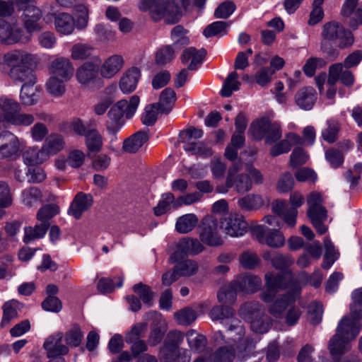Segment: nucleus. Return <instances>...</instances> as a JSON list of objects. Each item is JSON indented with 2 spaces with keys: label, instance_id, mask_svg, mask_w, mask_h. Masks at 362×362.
<instances>
[{
  "label": "nucleus",
  "instance_id": "12",
  "mask_svg": "<svg viewBox=\"0 0 362 362\" xmlns=\"http://www.w3.org/2000/svg\"><path fill=\"white\" fill-rule=\"evenodd\" d=\"M221 228L227 235L231 237H239L246 233L247 223L242 216L230 214L221 218Z\"/></svg>",
  "mask_w": 362,
  "mask_h": 362
},
{
  "label": "nucleus",
  "instance_id": "7",
  "mask_svg": "<svg viewBox=\"0 0 362 362\" xmlns=\"http://www.w3.org/2000/svg\"><path fill=\"white\" fill-rule=\"evenodd\" d=\"M199 238L201 241L211 247L221 245L223 240L219 233L217 219L206 216L201 222Z\"/></svg>",
  "mask_w": 362,
  "mask_h": 362
},
{
  "label": "nucleus",
  "instance_id": "6",
  "mask_svg": "<svg viewBox=\"0 0 362 362\" xmlns=\"http://www.w3.org/2000/svg\"><path fill=\"white\" fill-rule=\"evenodd\" d=\"M248 132L256 140H261L264 138L266 143L269 144L276 142L282 136L279 123L272 122L267 117L252 122Z\"/></svg>",
  "mask_w": 362,
  "mask_h": 362
},
{
  "label": "nucleus",
  "instance_id": "33",
  "mask_svg": "<svg viewBox=\"0 0 362 362\" xmlns=\"http://www.w3.org/2000/svg\"><path fill=\"white\" fill-rule=\"evenodd\" d=\"M238 292L240 291L233 281L220 288L217 293L218 300L221 304L230 306L236 301Z\"/></svg>",
  "mask_w": 362,
  "mask_h": 362
},
{
  "label": "nucleus",
  "instance_id": "22",
  "mask_svg": "<svg viewBox=\"0 0 362 362\" xmlns=\"http://www.w3.org/2000/svg\"><path fill=\"white\" fill-rule=\"evenodd\" d=\"M141 78V71L137 67H132L125 71L120 78L119 87L124 94L134 92Z\"/></svg>",
  "mask_w": 362,
  "mask_h": 362
},
{
  "label": "nucleus",
  "instance_id": "20",
  "mask_svg": "<svg viewBox=\"0 0 362 362\" xmlns=\"http://www.w3.org/2000/svg\"><path fill=\"white\" fill-rule=\"evenodd\" d=\"M361 328L360 322L352 320L348 316H344L339 321L335 334L350 341L358 336Z\"/></svg>",
  "mask_w": 362,
  "mask_h": 362
},
{
  "label": "nucleus",
  "instance_id": "55",
  "mask_svg": "<svg viewBox=\"0 0 362 362\" xmlns=\"http://www.w3.org/2000/svg\"><path fill=\"white\" fill-rule=\"evenodd\" d=\"M134 292L138 295L139 299L148 306L152 305V300L154 297V292L146 284L141 282L136 284L132 288Z\"/></svg>",
  "mask_w": 362,
  "mask_h": 362
},
{
  "label": "nucleus",
  "instance_id": "25",
  "mask_svg": "<svg viewBox=\"0 0 362 362\" xmlns=\"http://www.w3.org/2000/svg\"><path fill=\"white\" fill-rule=\"evenodd\" d=\"M317 98L316 90L313 87L308 86L302 88L296 93L294 100L299 108L310 110L314 106Z\"/></svg>",
  "mask_w": 362,
  "mask_h": 362
},
{
  "label": "nucleus",
  "instance_id": "29",
  "mask_svg": "<svg viewBox=\"0 0 362 362\" xmlns=\"http://www.w3.org/2000/svg\"><path fill=\"white\" fill-rule=\"evenodd\" d=\"M291 206L286 210L284 221L289 227H294L298 215L297 209L304 203V197L298 192H293L289 199Z\"/></svg>",
  "mask_w": 362,
  "mask_h": 362
},
{
  "label": "nucleus",
  "instance_id": "11",
  "mask_svg": "<svg viewBox=\"0 0 362 362\" xmlns=\"http://www.w3.org/2000/svg\"><path fill=\"white\" fill-rule=\"evenodd\" d=\"M20 141L16 135L9 131L0 133V160L15 159L19 155Z\"/></svg>",
  "mask_w": 362,
  "mask_h": 362
},
{
  "label": "nucleus",
  "instance_id": "63",
  "mask_svg": "<svg viewBox=\"0 0 362 362\" xmlns=\"http://www.w3.org/2000/svg\"><path fill=\"white\" fill-rule=\"evenodd\" d=\"M59 213V207L56 204H47L39 209L37 219L42 223H49V221Z\"/></svg>",
  "mask_w": 362,
  "mask_h": 362
},
{
  "label": "nucleus",
  "instance_id": "16",
  "mask_svg": "<svg viewBox=\"0 0 362 362\" xmlns=\"http://www.w3.org/2000/svg\"><path fill=\"white\" fill-rule=\"evenodd\" d=\"M42 17L41 10L35 5L27 6L23 11L22 18L24 23V28L28 32L24 35H30L33 32H37L42 30V27L39 23Z\"/></svg>",
  "mask_w": 362,
  "mask_h": 362
},
{
  "label": "nucleus",
  "instance_id": "26",
  "mask_svg": "<svg viewBox=\"0 0 362 362\" xmlns=\"http://www.w3.org/2000/svg\"><path fill=\"white\" fill-rule=\"evenodd\" d=\"M158 358L160 362H189L191 354L189 350L180 351L163 346L159 351Z\"/></svg>",
  "mask_w": 362,
  "mask_h": 362
},
{
  "label": "nucleus",
  "instance_id": "61",
  "mask_svg": "<svg viewBox=\"0 0 362 362\" xmlns=\"http://www.w3.org/2000/svg\"><path fill=\"white\" fill-rule=\"evenodd\" d=\"M160 114L158 104L153 103L148 105L141 117L142 123L146 126H152L155 124ZM160 114H162L160 112Z\"/></svg>",
  "mask_w": 362,
  "mask_h": 362
},
{
  "label": "nucleus",
  "instance_id": "34",
  "mask_svg": "<svg viewBox=\"0 0 362 362\" xmlns=\"http://www.w3.org/2000/svg\"><path fill=\"white\" fill-rule=\"evenodd\" d=\"M0 109L3 112V121L8 123L17 112L21 110V105L8 97H0Z\"/></svg>",
  "mask_w": 362,
  "mask_h": 362
},
{
  "label": "nucleus",
  "instance_id": "19",
  "mask_svg": "<svg viewBox=\"0 0 362 362\" xmlns=\"http://www.w3.org/2000/svg\"><path fill=\"white\" fill-rule=\"evenodd\" d=\"M49 72L52 76L69 81L74 75V68L69 59L62 57L51 62Z\"/></svg>",
  "mask_w": 362,
  "mask_h": 362
},
{
  "label": "nucleus",
  "instance_id": "1",
  "mask_svg": "<svg viewBox=\"0 0 362 362\" xmlns=\"http://www.w3.org/2000/svg\"><path fill=\"white\" fill-rule=\"evenodd\" d=\"M266 289L260 293V298L266 303H271L269 313L276 318H281L286 310L298 298L301 287L291 273H267L264 276Z\"/></svg>",
  "mask_w": 362,
  "mask_h": 362
},
{
  "label": "nucleus",
  "instance_id": "47",
  "mask_svg": "<svg viewBox=\"0 0 362 362\" xmlns=\"http://www.w3.org/2000/svg\"><path fill=\"white\" fill-rule=\"evenodd\" d=\"M238 74L236 71H233L228 74L225 81L220 94L222 97H230L233 91L239 90L240 83L238 81Z\"/></svg>",
  "mask_w": 362,
  "mask_h": 362
},
{
  "label": "nucleus",
  "instance_id": "64",
  "mask_svg": "<svg viewBox=\"0 0 362 362\" xmlns=\"http://www.w3.org/2000/svg\"><path fill=\"white\" fill-rule=\"evenodd\" d=\"M93 47L86 44L78 43L74 45L71 49L73 59H85L90 57Z\"/></svg>",
  "mask_w": 362,
  "mask_h": 362
},
{
  "label": "nucleus",
  "instance_id": "21",
  "mask_svg": "<svg viewBox=\"0 0 362 362\" xmlns=\"http://www.w3.org/2000/svg\"><path fill=\"white\" fill-rule=\"evenodd\" d=\"M238 290L244 293H254L259 291L262 286L260 277L253 274H241L233 281Z\"/></svg>",
  "mask_w": 362,
  "mask_h": 362
},
{
  "label": "nucleus",
  "instance_id": "13",
  "mask_svg": "<svg viewBox=\"0 0 362 362\" xmlns=\"http://www.w3.org/2000/svg\"><path fill=\"white\" fill-rule=\"evenodd\" d=\"M253 234L260 243H265L272 247H280L285 243L284 235L276 229L258 226L253 229Z\"/></svg>",
  "mask_w": 362,
  "mask_h": 362
},
{
  "label": "nucleus",
  "instance_id": "32",
  "mask_svg": "<svg viewBox=\"0 0 362 362\" xmlns=\"http://www.w3.org/2000/svg\"><path fill=\"white\" fill-rule=\"evenodd\" d=\"M64 147V141L61 135L52 134L48 136L42 148L47 159L52 155L57 154L62 151Z\"/></svg>",
  "mask_w": 362,
  "mask_h": 362
},
{
  "label": "nucleus",
  "instance_id": "18",
  "mask_svg": "<svg viewBox=\"0 0 362 362\" xmlns=\"http://www.w3.org/2000/svg\"><path fill=\"white\" fill-rule=\"evenodd\" d=\"M342 63H336L329 66L327 83L334 86L339 80L346 86H351L354 82V76L349 69L343 71Z\"/></svg>",
  "mask_w": 362,
  "mask_h": 362
},
{
  "label": "nucleus",
  "instance_id": "37",
  "mask_svg": "<svg viewBox=\"0 0 362 362\" xmlns=\"http://www.w3.org/2000/svg\"><path fill=\"white\" fill-rule=\"evenodd\" d=\"M307 204L308 205V216L327 214V211L322 206L323 199L322 194L317 192H313L307 197Z\"/></svg>",
  "mask_w": 362,
  "mask_h": 362
},
{
  "label": "nucleus",
  "instance_id": "58",
  "mask_svg": "<svg viewBox=\"0 0 362 362\" xmlns=\"http://www.w3.org/2000/svg\"><path fill=\"white\" fill-rule=\"evenodd\" d=\"M239 262L243 268L254 269L259 265L260 259L255 252L247 250L240 255Z\"/></svg>",
  "mask_w": 362,
  "mask_h": 362
},
{
  "label": "nucleus",
  "instance_id": "4",
  "mask_svg": "<svg viewBox=\"0 0 362 362\" xmlns=\"http://www.w3.org/2000/svg\"><path fill=\"white\" fill-rule=\"evenodd\" d=\"M234 309L223 304L213 307L209 313V316L213 320H221V323L227 327L230 339L237 343L243 339L245 331L242 322L234 317Z\"/></svg>",
  "mask_w": 362,
  "mask_h": 362
},
{
  "label": "nucleus",
  "instance_id": "17",
  "mask_svg": "<svg viewBox=\"0 0 362 362\" xmlns=\"http://www.w3.org/2000/svg\"><path fill=\"white\" fill-rule=\"evenodd\" d=\"M93 204V198L90 194L83 192H78L71 203L68 214L76 219H79L83 213L87 211Z\"/></svg>",
  "mask_w": 362,
  "mask_h": 362
},
{
  "label": "nucleus",
  "instance_id": "44",
  "mask_svg": "<svg viewBox=\"0 0 362 362\" xmlns=\"http://www.w3.org/2000/svg\"><path fill=\"white\" fill-rule=\"evenodd\" d=\"M49 223H40L36 225L35 227L27 226L24 228V237L23 241L25 243H30L35 239L43 238L48 228Z\"/></svg>",
  "mask_w": 362,
  "mask_h": 362
},
{
  "label": "nucleus",
  "instance_id": "42",
  "mask_svg": "<svg viewBox=\"0 0 362 362\" xmlns=\"http://www.w3.org/2000/svg\"><path fill=\"white\" fill-rule=\"evenodd\" d=\"M40 98V90L34 85H22L20 93L21 103L26 106L37 103Z\"/></svg>",
  "mask_w": 362,
  "mask_h": 362
},
{
  "label": "nucleus",
  "instance_id": "60",
  "mask_svg": "<svg viewBox=\"0 0 362 362\" xmlns=\"http://www.w3.org/2000/svg\"><path fill=\"white\" fill-rule=\"evenodd\" d=\"M230 25V23L224 21H216L208 26L204 30L203 34L206 37H211L216 35H224L227 33L226 29Z\"/></svg>",
  "mask_w": 362,
  "mask_h": 362
},
{
  "label": "nucleus",
  "instance_id": "59",
  "mask_svg": "<svg viewBox=\"0 0 362 362\" xmlns=\"http://www.w3.org/2000/svg\"><path fill=\"white\" fill-rule=\"evenodd\" d=\"M175 318L181 325H190L197 319L196 311L191 308H185L175 313Z\"/></svg>",
  "mask_w": 362,
  "mask_h": 362
},
{
  "label": "nucleus",
  "instance_id": "46",
  "mask_svg": "<svg viewBox=\"0 0 362 362\" xmlns=\"http://www.w3.org/2000/svg\"><path fill=\"white\" fill-rule=\"evenodd\" d=\"M24 162L28 165H36L42 163L47 160L42 148L35 147L27 148L23 154Z\"/></svg>",
  "mask_w": 362,
  "mask_h": 362
},
{
  "label": "nucleus",
  "instance_id": "2",
  "mask_svg": "<svg viewBox=\"0 0 362 362\" xmlns=\"http://www.w3.org/2000/svg\"><path fill=\"white\" fill-rule=\"evenodd\" d=\"M33 60V55L23 50L5 54L4 61L10 67L8 75L15 84L35 85L36 76L30 66Z\"/></svg>",
  "mask_w": 362,
  "mask_h": 362
},
{
  "label": "nucleus",
  "instance_id": "52",
  "mask_svg": "<svg viewBox=\"0 0 362 362\" xmlns=\"http://www.w3.org/2000/svg\"><path fill=\"white\" fill-rule=\"evenodd\" d=\"M3 317L1 322L2 326L8 324L12 320L18 317L19 303L16 300H11L3 305Z\"/></svg>",
  "mask_w": 362,
  "mask_h": 362
},
{
  "label": "nucleus",
  "instance_id": "35",
  "mask_svg": "<svg viewBox=\"0 0 362 362\" xmlns=\"http://www.w3.org/2000/svg\"><path fill=\"white\" fill-rule=\"evenodd\" d=\"M202 358V362H233L235 358V349L227 346L220 347L209 357Z\"/></svg>",
  "mask_w": 362,
  "mask_h": 362
},
{
  "label": "nucleus",
  "instance_id": "49",
  "mask_svg": "<svg viewBox=\"0 0 362 362\" xmlns=\"http://www.w3.org/2000/svg\"><path fill=\"white\" fill-rule=\"evenodd\" d=\"M238 206L242 210H257L264 204L262 198L259 195L248 194L238 200Z\"/></svg>",
  "mask_w": 362,
  "mask_h": 362
},
{
  "label": "nucleus",
  "instance_id": "50",
  "mask_svg": "<svg viewBox=\"0 0 362 362\" xmlns=\"http://www.w3.org/2000/svg\"><path fill=\"white\" fill-rule=\"evenodd\" d=\"M183 148L185 151L202 158H209L213 155L212 149L203 142L188 143L183 145Z\"/></svg>",
  "mask_w": 362,
  "mask_h": 362
},
{
  "label": "nucleus",
  "instance_id": "5",
  "mask_svg": "<svg viewBox=\"0 0 362 362\" xmlns=\"http://www.w3.org/2000/svg\"><path fill=\"white\" fill-rule=\"evenodd\" d=\"M13 11V3L0 1V16L11 15ZM30 40V35H24L21 28H13L4 19L0 18V41L6 44L17 42L27 43Z\"/></svg>",
  "mask_w": 362,
  "mask_h": 362
},
{
  "label": "nucleus",
  "instance_id": "43",
  "mask_svg": "<svg viewBox=\"0 0 362 362\" xmlns=\"http://www.w3.org/2000/svg\"><path fill=\"white\" fill-rule=\"evenodd\" d=\"M198 222L199 218L195 214H187L177 220L175 228L180 233H187L195 228Z\"/></svg>",
  "mask_w": 362,
  "mask_h": 362
},
{
  "label": "nucleus",
  "instance_id": "38",
  "mask_svg": "<svg viewBox=\"0 0 362 362\" xmlns=\"http://www.w3.org/2000/svg\"><path fill=\"white\" fill-rule=\"evenodd\" d=\"M21 201L28 207L35 206L42 202V192L36 187L26 188L21 192Z\"/></svg>",
  "mask_w": 362,
  "mask_h": 362
},
{
  "label": "nucleus",
  "instance_id": "28",
  "mask_svg": "<svg viewBox=\"0 0 362 362\" xmlns=\"http://www.w3.org/2000/svg\"><path fill=\"white\" fill-rule=\"evenodd\" d=\"M149 139L147 132L139 131L134 134L123 142L124 151L129 153H136Z\"/></svg>",
  "mask_w": 362,
  "mask_h": 362
},
{
  "label": "nucleus",
  "instance_id": "10",
  "mask_svg": "<svg viewBox=\"0 0 362 362\" xmlns=\"http://www.w3.org/2000/svg\"><path fill=\"white\" fill-rule=\"evenodd\" d=\"M242 161L235 162L231 167L229 168L226 185L227 187H234L238 193H245L252 188V181L247 174H236L242 168Z\"/></svg>",
  "mask_w": 362,
  "mask_h": 362
},
{
  "label": "nucleus",
  "instance_id": "31",
  "mask_svg": "<svg viewBox=\"0 0 362 362\" xmlns=\"http://www.w3.org/2000/svg\"><path fill=\"white\" fill-rule=\"evenodd\" d=\"M206 51L204 49H197L195 47H190L185 49L181 56V61L183 64L191 60L190 64L187 66L188 70H196L198 65L202 63Z\"/></svg>",
  "mask_w": 362,
  "mask_h": 362
},
{
  "label": "nucleus",
  "instance_id": "45",
  "mask_svg": "<svg viewBox=\"0 0 362 362\" xmlns=\"http://www.w3.org/2000/svg\"><path fill=\"white\" fill-rule=\"evenodd\" d=\"M328 346L331 355L334 357H338L350 349L349 341L337 334L330 339Z\"/></svg>",
  "mask_w": 362,
  "mask_h": 362
},
{
  "label": "nucleus",
  "instance_id": "3",
  "mask_svg": "<svg viewBox=\"0 0 362 362\" xmlns=\"http://www.w3.org/2000/svg\"><path fill=\"white\" fill-rule=\"evenodd\" d=\"M140 102L138 95H132L129 100H120L115 104L108 111L106 127L107 132L112 134L120 130L124 124V116L127 119L132 118L135 114Z\"/></svg>",
  "mask_w": 362,
  "mask_h": 362
},
{
  "label": "nucleus",
  "instance_id": "24",
  "mask_svg": "<svg viewBox=\"0 0 362 362\" xmlns=\"http://www.w3.org/2000/svg\"><path fill=\"white\" fill-rule=\"evenodd\" d=\"M56 31L64 35H71L75 29V20L68 13H54L52 14Z\"/></svg>",
  "mask_w": 362,
  "mask_h": 362
},
{
  "label": "nucleus",
  "instance_id": "51",
  "mask_svg": "<svg viewBox=\"0 0 362 362\" xmlns=\"http://www.w3.org/2000/svg\"><path fill=\"white\" fill-rule=\"evenodd\" d=\"M327 127L322 131V139L329 144L335 142L338 139L340 124L337 120L330 119L327 122Z\"/></svg>",
  "mask_w": 362,
  "mask_h": 362
},
{
  "label": "nucleus",
  "instance_id": "15",
  "mask_svg": "<svg viewBox=\"0 0 362 362\" xmlns=\"http://www.w3.org/2000/svg\"><path fill=\"white\" fill-rule=\"evenodd\" d=\"M64 334L58 332L49 335L45 341L43 347L47 351L49 358H59L60 356L66 355L69 353V347L62 344Z\"/></svg>",
  "mask_w": 362,
  "mask_h": 362
},
{
  "label": "nucleus",
  "instance_id": "23",
  "mask_svg": "<svg viewBox=\"0 0 362 362\" xmlns=\"http://www.w3.org/2000/svg\"><path fill=\"white\" fill-rule=\"evenodd\" d=\"M124 64V58L120 54H113L103 63L100 73L105 78H111L120 71Z\"/></svg>",
  "mask_w": 362,
  "mask_h": 362
},
{
  "label": "nucleus",
  "instance_id": "57",
  "mask_svg": "<svg viewBox=\"0 0 362 362\" xmlns=\"http://www.w3.org/2000/svg\"><path fill=\"white\" fill-rule=\"evenodd\" d=\"M66 81H64L62 78L51 76L49 81L46 83L48 93L55 97L62 96L66 90L64 84Z\"/></svg>",
  "mask_w": 362,
  "mask_h": 362
},
{
  "label": "nucleus",
  "instance_id": "30",
  "mask_svg": "<svg viewBox=\"0 0 362 362\" xmlns=\"http://www.w3.org/2000/svg\"><path fill=\"white\" fill-rule=\"evenodd\" d=\"M191 0H172L168 2L165 0V21L168 23L174 24L178 21L180 16V8H186L190 4Z\"/></svg>",
  "mask_w": 362,
  "mask_h": 362
},
{
  "label": "nucleus",
  "instance_id": "62",
  "mask_svg": "<svg viewBox=\"0 0 362 362\" xmlns=\"http://www.w3.org/2000/svg\"><path fill=\"white\" fill-rule=\"evenodd\" d=\"M175 52L177 51L171 45H166L160 48L156 52V64L163 66L170 62L175 58Z\"/></svg>",
  "mask_w": 362,
  "mask_h": 362
},
{
  "label": "nucleus",
  "instance_id": "39",
  "mask_svg": "<svg viewBox=\"0 0 362 362\" xmlns=\"http://www.w3.org/2000/svg\"><path fill=\"white\" fill-rule=\"evenodd\" d=\"M177 264L174 267V271L180 276H190L197 273L199 265L196 261L189 259H181L175 262Z\"/></svg>",
  "mask_w": 362,
  "mask_h": 362
},
{
  "label": "nucleus",
  "instance_id": "41",
  "mask_svg": "<svg viewBox=\"0 0 362 362\" xmlns=\"http://www.w3.org/2000/svg\"><path fill=\"white\" fill-rule=\"evenodd\" d=\"M263 313L262 305L255 301L247 302L240 308V316L249 322L261 317Z\"/></svg>",
  "mask_w": 362,
  "mask_h": 362
},
{
  "label": "nucleus",
  "instance_id": "8",
  "mask_svg": "<svg viewBox=\"0 0 362 362\" xmlns=\"http://www.w3.org/2000/svg\"><path fill=\"white\" fill-rule=\"evenodd\" d=\"M322 35L325 40L334 41L339 39L340 40L339 47L341 49L351 46L354 41L351 32L345 30L337 22L326 23L323 27Z\"/></svg>",
  "mask_w": 362,
  "mask_h": 362
},
{
  "label": "nucleus",
  "instance_id": "40",
  "mask_svg": "<svg viewBox=\"0 0 362 362\" xmlns=\"http://www.w3.org/2000/svg\"><path fill=\"white\" fill-rule=\"evenodd\" d=\"M187 30L182 25H176L171 30V39L173 42L171 45L176 51H179L189 44V39L187 35Z\"/></svg>",
  "mask_w": 362,
  "mask_h": 362
},
{
  "label": "nucleus",
  "instance_id": "48",
  "mask_svg": "<svg viewBox=\"0 0 362 362\" xmlns=\"http://www.w3.org/2000/svg\"><path fill=\"white\" fill-rule=\"evenodd\" d=\"M187 338L189 347L197 352L203 351L207 344L206 338L193 329L187 333Z\"/></svg>",
  "mask_w": 362,
  "mask_h": 362
},
{
  "label": "nucleus",
  "instance_id": "14",
  "mask_svg": "<svg viewBox=\"0 0 362 362\" xmlns=\"http://www.w3.org/2000/svg\"><path fill=\"white\" fill-rule=\"evenodd\" d=\"M204 250V246L197 238H183L177 245V250L173 252L170 257L169 261L171 263L183 259L185 255H197Z\"/></svg>",
  "mask_w": 362,
  "mask_h": 362
},
{
  "label": "nucleus",
  "instance_id": "36",
  "mask_svg": "<svg viewBox=\"0 0 362 362\" xmlns=\"http://www.w3.org/2000/svg\"><path fill=\"white\" fill-rule=\"evenodd\" d=\"M176 101L175 92L170 88L164 89L160 95L158 104V110L161 113L168 114Z\"/></svg>",
  "mask_w": 362,
  "mask_h": 362
},
{
  "label": "nucleus",
  "instance_id": "27",
  "mask_svg": "<svg viewBox=\"0 0 362 362\" xmlns=\"http://www.w3.org/2000/svg\"><path fill=\"white\" fill-rule=\"evenodd\" d=\"M165 0H140L139 8L141 11H149L155 21L165 18Z\"/></svg>",
  "mask_w": 362,
  "mask_h": 362
},
{
  "label": "nucleus",
  "instance_id": "56",
  "mask_svg": "<svg viewBox=\"0 0 362 362\" xmlns=\"http://www.w3.org/2000/svg\"><path fill=\"white\" fill-rule=\"evenodd\" d=\"M67 345L71 347H78L81 344L83 333L78 325H74L64 335Z\"/></svg>",
  "mask_w": 362,
  "mask_h": 362
},
{
  "label": "nucleus",
  "instance_id": "54",
  "mask_svg": "<svg viewBox=\"0 0 362 362\" xmlns=\"http://www.w3.org/2000/svg\"><path fill=\"white\" fill-rule=\"evenodd\" d=\"M86 144L88 149L91 152H98L100 151L103 146V139L95 129L88 130L86 136Z\"/></svg>",
  "mask_w": 362,
  "mask_h": 362
},
{
  "label": "nucleus",
  "instance_id": "53",
  "mask_svg": "<svg viewBox=\"0 0 362 362\" xmlns=\"http://www.w3.org/2000/svg\"><path fill=\"white\" fill-rule=\"evenodd\" d=\"M175 204H177V202L175 199L174 195L170 192L165 193L162 195L158 205L154 208V213L158 216H161L170 209L171 205L173 208H175Z\"/></svg>",
  "mask_w": 362,
  "mask_h": 362
},
{
  "label": "nucleus",
  "instance_id": "9",
  "mask_svg": "<svg viewBox=\"0 0 362 362\" xmlns=\"http://www.w3.org/2000/svg\"><path fill=\"white\" fill-rule=\"evenodd\" d=\"M77 81L88 88H100L103 81L98 76V68L92 62H85L76 71Z\"/></svg>",
  "mask_w": 362,
  "mask_h": 362
}]
</instances>
